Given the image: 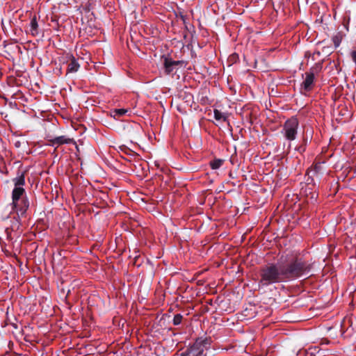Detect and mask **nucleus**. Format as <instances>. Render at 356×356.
I'll return each mask as SVG.
<instances>
[{
	"instance_id": "f257e3e1",
	"label": "nucleus",
	"mask_w": 356,
	"mask_h": 356,
	"mask_svg": "<svg viewBox=\"0 0 356 356\" xmlns=\"http://www.w3.org/2000/svg\"><path fill=\"white\" fill-rule=\"evenodd\" d=\"M312 268L313 264L300 254L282 255L277 263L268 264L261 268L259 284L268 286L307 277Z\"/></svg>"
},
{
	"instance_id": "f03ea898",
	"label": "nucleus",
	"mask_w": 356,
	"mask_h": 356,
	"mask_svg": "<svg viewBox=\"0 0 356 356\" xmlns=\"http://www.w3.org/2000/svg\"><path fill=\"white\" fill-rule=\"evenodd\" d=\"M210 338H198L194 343L181 353V356H202L210 345Z\"/></svg>"
},
{
	"instance_id": "7ed1b4c3",
	"label": "nucleus",
	"mask_w": 356,
	"mask_h": 356,
	"mask_svg": "<svg viewBox=\"0 0 356 356\" xmlns=\"http://www.w3.org/2000/svg\"><path fill=\"white\" fill-rule=\"evenodd\" d=\"M298 127L299 121L296 116H293L285 121L281 133L286 140L292 141L296 138Z\"/></svg>"
},
{
	"instance_id": "20e7f679",
	"label": "nucleus",
	"mask_w": 356,
	"mask_h": 356,
	"mask_svg": "<svg viewBox=\"0 0 356 356\" xmlns=\"http://www.w3.org/2000/svg\"><path fill=\"white\" fill-rule=\"evenodd\" d=\"M323 67L321 63H317L310 68L309 72H305V79L301 84L302 89L305 92H310L314 86L315 74L321 71Z\"/></svg>"
},
{
	"instance_id": "39448f33",
	"label": "nucleus",
	"mask_w": 356,
	"mask_h": 356,
	"mask_svg": "<svg viewBox=\"0 0 356 356\" xmlns=\"http://www.w3.org/2000/svg\"><path fill=\"white\" fill-rule=\"evenodd\" d=\"M30 203L27 197H24L17 202H12V208L13 211H15L18 218L26 217V211L29 208Z\"/></svg>"
},
{
	"instance_id": "423d86ee",
	"label": "nucleus",
	"mask_w": 356,
	"mask_h": 356,
	"mask_svg": "<svg viewBox=\"0 0 356 356\" xmlns=\"http://www.w3.org/2000/svg\"><path fill=\"white\" fill-rule=\"evenodd\" d=\"M162 59L164 72L167 75L172 74L175 70L177 69V67L184 63L182 60H173L170 57L165 56H162Z\"/></svg>"
},
{
	"instance_id": "0eeeda50",
	"label": "nucleus",
	"mask_w": 356,
	"mask_h": 356,
	"mask_svg": "<svg viewBox=\"0 0 356 356\" xmlns=\"http://www.w3.org/2000/svg\"><path fill=\"white\" fill-rule=\"evenodd\" d=\"M302 193L306 196L308 202L314 203L316 201L318 193L313 190V186L307 184L305 188L301 189Z\"/></svg>"
},
{
	"instance_id": "6e6552de",
	"label": "nucleus",
	"mask_w": 356,
	"mask_h": 356,
	"mask_svg": "<svg viewBox=\"0 0 356 356\" xmlns=\"http://www.w3.org/2000/svg\"><path fill=\"white\" fill-rule=\"evenodd\" d=\"M48 145L50 146H56L58 147L63 144H70L73 143L74 140L72 138H67L65 136H60L58 137H55L51 139L48 140Z\"/></svg>"
},
{
	"instance_id": "1a4fd4ad",
	"label": "nucleus",
	"mask_w": 356,
	"mask_h": 356,
	"mask_svg": "<svg viewBox=\"0 0 356 356\" xmlns=\"http://www.w3.org/2000/svg\"><path fill=\"white\" fill-rule=\"evenodd\" d=\"M26 197V191L23 187H15L12 191V202H17L20 199Z\"/></svg>"
},
{
	"instance_id": "9d476101",
	"label": "nucleus",
	"mask_w": 356,
	"mask_h": 356,
	"mask_svg": "<svg viewBox=\"0 0 356 356\" xmlns=\"http://www.w3.org/2000/svg\"><path fill=\"white\" fill-rule=\"evenodd\" d=\"M19 218H18V217L17 218L14 217L13 220H12V224L10 225V227L6 229V232L8 234V238L12 239L11 235H10V234L9 232L10 229H11V231H13V232H17V231H18L19 229L20 226H21V223H20L19 220Z\"/></svg>"
},
{
	"instance_id": "9b49d317",
	"label": "nucleus",
	"mask_w": 356,
	"mask_h": 356,
	"mask_svg": "<svg viewBox=\"0 0 356 356\" xmlns=\"http://www.w3.org/2000/svg\"><path fill=\"white\" fill-rule=\"evenodd\" d=\"M80 67L79 64L78 63L76 59L72 56L70 58V63H68L67 66V73H74L76 72Z\"/></svg>"
},
{
	"instance_id": "f8f14e48",
	"label": "nucleus",
	"mask_w": 356,
	"mask_h": 356,
	"mask_svg": "<svg viewBox=\"0 0 356 356\" xmlns=\"http://www.w3.org/2000/svg\"><path fill=\"white\" fill-rule=\"evenodd\" d=\"M15 187H22L25 184V175L24 172H17V176L13 179Z\"/></svg>"
},
{
	"instance_id": "ddd939ff",
	"label": "nucleus",
	"mask_w": 356,
	"mask_h": 356,
	"mask_svg": "<svg viewBox=\"0 0 356 356\" xmlns=\"http://www.w3.org/2000/svg\"><path fill=\"white\" fill-rule=\"evenodd\" d=\"M128 112L127 109L115 108L111 111V116L115 120H118L120 117L124 115Z\"/></svg>"
},
{
	"instance_id": "4468645a",
	"label": "nucleus",
	"mask_w": 356,
	"mask_h": 356,
	"mask_svg": "<svg viewBox=\"0 0 356 356\" xmlns=\"http://www.w3.org/2000/svg\"><path fill=\"white\" fill-rule=\"evenodd\" d=\"M30 26H31L30 31H31V35L33 36L37 35L38 34V24L37 18L35 16H34L31 19V23H30Z\"/></svg>"
},
{
	"instance_id": "2eb2a0df",
	"label": "nucleus",
	"mask_w": 356,
	"mask_h": 356,
	"mask_svg": "<svg viewBox=\"0 0 356 356\" xmlns=\"http://www.w3.org/2000/svg\"><path fill=\"white\" fill-rule=\"evenodd\" d=\"M224 162L225 161L223 159H215L209 162V165L213 170H217L222 165Z\"/></svg>"
},
{
	"instance_id": "dca6fc26",
	"label": "nucleus",
	"mask_w": 356,
	"mask_h": 356,
	"mask_svg": "<svg viewBox=\"0 0 356 356\" xmlns=\"http://www.w3.org/2000/svg\"><path fill=\"white\" fill-rule=\"evenodd\" d=\"M180 97L187 103V105H190V104L193 102V96L190 92H184L180 95Z\"/></svg>"
},
{
	"instance_id": "f3484780",
	"label": "nucleus",
	"mask_w": 356,
	"mask_h": 356,
	"mask_svg": "<svg viewBox=\"0 0 356 356\" xmlns=\"http://www.w3.org/2000/svg\"><path fill=\"white\" fill-rule=\"evenodd\" d=\"M213 115H214V118L216 120H222L223 121H225L227 118L225 115V113H222L221 111H220L218 109H214L213 111Z\"/></svg>"
},
{
	"instance_id": "a211bd4d",
	"label": "nucleus",
	"mask_w": 356,
	"mask_h": 356,
	"mask_svg": "<svg viewBox=\"0 0 356 356\" xmlns=\"http://www.w3.org/2000/svg\"><path fill=\"white\" fill-rule=\"evenodd\" d=\"M182 319H183V316L181 314H177L175 315V316L173 318V325H179L181 323Z\"/></svg>"
},
{
	"instance_id": "6ab92c4d",
	"label": "nucleus",
	"mask_w": 356,
	"mask_h": 356,
	"mask_svg": "<svg viewBox=\"0 0 356 356\" xmlns=\"http://www.w3.org/2000/svg\"><path fill=\"white\" fill-rule=\"evenodd\" d=\"M335 48L338 47L341 42V36L340 35H336L332 38Z\"/></svg>"
},
{
	"instance_id": "aec40b11",
	"label": "nucleus",
	"mask_w": 356,
	"mask_h": 356,
	"mask_svg": "<svg viewBox=\"0 0 356 356\" xmlns=\"http://www.w3.org/2000/svg\"><path fill=\"white\" fill-rule=\"evenodd\" d=\"M322 171V165L321 163H315L313 166V172L314 175H318L319 173H321Z\"/></svg>"
},
{
	"instance_id": "412c9836",
	"label": "nucleus",
	"mask_w": 356,
	"mask_h": 356,
	"mask_svg": "<svg viewBox=\"0 0 356 356\" xmlns=\"http://www.w3.org/2000/svg\"><path fill=\"white\" fill-rule=\"evenodd\" d=\"M297 150H298L300 153H301V154H302V153H303V152H305V150H306V146H305V145H302V144H301L300 146H298V147H297Z\"/></svg>"
},
{
	"instance_id": "4be33fe9",
	"label": "nucleus",
	"mask_w": 356,
	"mask_h": 356,
	"mask_svg": "<svg viewBox=\"0 0 356 356\" xmlns=\"http://www.w3.org/2000/svg\"><path fill=\"white\" fill-rule=\"evenodd\" d=\"M351 58L353 62L356 64V51H353L351 52Z\"/></svg>"
},
{
	"instance_id": "5701e85b",
	"label": "nucleus",
	"mask_w": 356,
	"mask_h": 356,
	"mask_svg": "<svg viewBox=\"0 0 356 356\" xmlns=\"http://www.w3.org/2000/svg\"><path fill=\"white\" fill-rule=\"evenodd\" d=\"M307 141H308L307 138H303V142H302V145H305V146H307Z\"/></svg>"
},
{
	"instance_id": "b1692460",
	"label": "nucleus",
	"mask_w": 356,
	"mask_h": 356,
	"mask_svg": "<svg viewBox=\"0 0 356 356\" xmlns=\"http://www.w3.org/2000/svg\"><path fill=\"white\" fill-rule=\"evenodd\" d=\"M15 147H19L20 146V142L19 141H17L15 143Z\"/></svg>"
},
{
	"instance_id": "393cba45",
	"label": "nucleus",
	"mask_w": 356,
	"mask_h": 356,
	"mask_svg": "<svg viewBox=\"0 0 356 356\" xmlns=\"http://www.w3.org/2000/svg\"><path fill=\"white\" fill-rule=\"evenodd\" d=\"M309 356H314V355H313L312 354H310Z\"/></svg>"
}]
</instances>
